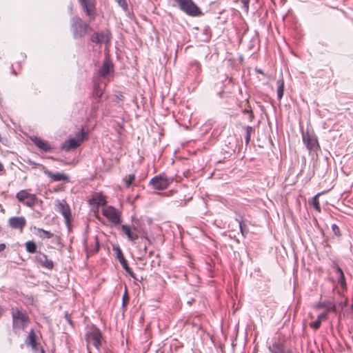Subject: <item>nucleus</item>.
Instances as JSON below:
<instances>
[{"instance_id":"72a5a7b5","label":"nucleus","mask_w":353,"mask_h":353,"mask_svg":"<svg viewBox=\"0 0 353 353\" xmlns=\"http://www.w3.org/2000/svg\"><path fill=\"white\" fill-rule=\"evenodd\" d=\"M134 179H135L134 174H129L128 176V179H124L125 186L127 188H129L132 185V182L134 181Z\"/></svg>"},{"instance_id":"ddd939ff","label":"nucleus","mask_w":353,"mask_h":353,"mask_svg":"<svg viewBox=\"0 0 353 353\" xmlns=\"http://www.w3.org/2000/svg\"><path fill=\"white\" fill-rule=\"evenodd\" d=\"M111 33L110 31L106 30L105 32H94L91 35L90 40L96 44H101L103 43L108 44L111 41Z\"/></svg>"},{"instance_id":"a19ab883","label":"nucleus","mask_w":353,"mask_h":353,"mask_svg":"<svg viewBox=\"0 0 353 353\" xmlns=\"http://www.w3.org/2000/svg\"><path fill=\"white\" fill-rule=\"evenodd\" d=\"M97 109H98V105L96 103H93L92 105V111L93 112H96Z\"/></svg>"},{"instance_id":"a878e982","label":"nucleus","mask_w":353,"mask_h":353,"mask_svg":"<svg viewBox=\"0 0 353 353\" xmlns=\"http://www.w3.org/2000/svg\"><path fill=\"white\" fill-rule=\"evenodd\" d=\"M103 93V88H102L99 84L94 83L92 92L93 97L100 99L102 97Z\"/></svg>"},{"instance_id":"7c9ffc66","label":"nucleus","mask_w":353,"mask_h":353,"mask_svg":"<svg viewBox=\"0 0 353 353\" xmlns=\"http://www.w3.org/2000/svg\"><path fill=\"white\" fill-rule=\"evenodd\" d=\"M99 250V243L98 241L97 236H95L94 239V245L92 248H89V253L95 254L97 253Z\"/></svg>"},{"instance_id":"6ab92c4d","label":"nucleus","mask_w":353,"mask_h":353,"mask_svg":"<svg viewBox=\"0 0 353 353\" xmlns=\"http://www.w3.org/2000/svg\"><path fill=\"white\" fill-rule=\"evenodd\" d=\"M112 68L113 65L111 61L105 59L98 71L99 75L101 77H105L110 73Z\"/></svg>"},{"instance_id":"9b49d317","label":"nucleus","mask_w":353,"mask_h":353,"mask_svg":"<svg viewBox=\"0 0 353 353\" xmlns=\"http://www.w3.org/2000/svg\"><path fill=\"white\" fill-rule=\"evenodd\" d=\"M113 250L115 252L117 259L119 260V263H121L124 270L129 274V276L133 278L135 281H139V279L136 277L132 269L129 267L127 260L124 257L123 252L120 247L119 245L114 246Z\"/></svg>"},{"instance_id":"58836bf2","label":"nucleus","mask_w":353,"mask_h":353,"mask_svg":"<svg viewBox=\"0 0 353 353\" xmlns=\"http://www.w3.org/2000/svg\"><path fill=\"white\" fill-rule=\"evenodd\" d=\"M327 312H323L317 316V319L321 323L322 321L325 320L327 319Z\"/></svg>"},{"instance_id":"9d476101","label":"nucleus","mask_w":353,"mask_h":353,"mask_svg":"<svg viewBox=\"0 0 353 353\" xmlns=\"http://www.w3.org/2000/svg\"><path fill=\"white\" fill-rule=\"evenodd\" d=\"M102 214L114 225H118L121 222L120 213L112 205H108L103 209Z\"/></svg>"},{"instance_id":"f8f14e48","label":"nucleus","mask_w":353,"mask_h":353,"mask_svg":"<svg viewBox=\"0 0 353 353\" xmlns=\"http://www.w3.org/2000/svg\"><path fill=\"white\" fill-rule=\"evenodd\" d=\"M57 211L63 215L66 225L69 226L72 221V214L70 206L65 201H57Z\"/></svg>"},{"instance_id":"aec40b11","label":"nucleus","mask_w":353,"mask_h":353,"mask_svg":"<svg viewBox=\"0 0 353 353\" xmlns=\"http://www.w3.org/2000/svg\"><path fill=\"white\" fill-rule=\"evenodd\" d=\"M121 230L127 236L128 239L132 242H135L139 239V235L134 232L128 225H121Z\"/></svg>"},{"instance_id":"f3484780","label":"nucleus","mask_w":353,"mask_h":353,"mask_svg":"<svg viewBox=\"0 0 353 353\" xmlns=\"http://www.w3.org/2000/svg\"><path fill=\"white\" fill-rule=\"evenodd\" d=\"M268 349L272 353H293L291 350L285 348L284 344L279 341H274Z\"/></svg>"},{"instance_id":"7ed1b4c3","label":"nucleus","mask_w":353,"mask_h":353,"mask_svg":"<svg viewBox=\"0 0 353 353\" xmlns=\"http://www.w3.org/2000/svg\"><path fill=\"white\" fill-rule=\"evenodd\" d=\"M89 29H90V25L81 18L77 16L72 17L70 30L74 39L83 37L87 34Z\"/></svg>"},{"instance_id":"0eeeda50","label":"nucleus","mask_w":353,"mask_h":353,"mask_svg":"<svg viewBox=\"0 0 353 353\" xmlns=\"http://www.w3.org/2000/svg\"><path fill=\"white\" fill-rule=\"evenodd\" d=\"M16 198L19 202L29 208L34 207L39 201L35 194L29 193L26 190L18 192Z\"/></svg>"},{"instance_id":"473e14b6","label":"nucleus","mask_w":353,"mask_h":353,"mask_svg":"<svg viewBox=\"0 0 353 353\" xmlns=\"http://www.w3.org/2000/svg\"><path fill=\"white\" fill-rule=\"evenodd\" d=\"M239 224L241 233L243 236H245L248 232V226L242 221H239Z\"/></svg>"},{"instance_id":"ea45409f","label":"nucleus","mask_w":353,"mask_h":353,"mask_svg":"<svg viewBox=\"0 0 353 353\" xmlns=\"http://www.w3.org/2000/svg\"><path fill=\"white\" fill-rule=\"evenodd\" d=\"M65 319L68 323H70L71 325H73V323H72V320L70 319V315L68 312H65Z\"/></svg>"},{"instance_id":"de8ad7c7","label":"nucleus","mask_w":353,"mask_h":353,"mask_svg":"<svg viewBox=\"0 0 353 353\" xmlns=\"http://www.w3.org/2000/svg\"><path fill=\"white\" fill-rule=\"evenodd\" d=\"M39 353H45V351L42 347H40V350H39Z\"/></svg>"},{"instance_id":"412c9836","label":"nucleus","mask_w":353,"mask_h":353,"mask_svg":"<svg viewBox=\"0 0 353 353\" xmlns=\"http://www.w3.org/2000/svg\"><path fill=\"white\" fill-rule=\"evenodd\" d=\"M45 174L54 181H69L68 176L61 172L52 173L49 170H46Z\"/></svg>"},{"instance_id":"c85d7f7f","label":"nucleus","mask_w":353,"mask_h":353,"mask_svg":"<svg viewBox=\"0 0 353 353\" xmlns=\"http://www.w3.org/2000/svg\"><path fill=\"white\" fill-rule=\"evenodd\" d=\"M319 195H320V194L318 193L314 196H313L312 199V205H313L314 208L319 212H321V206H320V203H319Z\"/></svg>"},{"instance_id":"2eb2a0df","label":"nucleus","mask_w":353,"mask_h":353,"mask_svg":"<svg viewBox=\"0 0 353 353\" xmlns=\"http://www.w3.org/2000/svg\"><path fill=\"white\" fill-rule=\"evenodd\" d=\"M35 260L43 268L48 270H52L54 268V263L52 261L48 259L47 255L45 254L40 252L35 256Z\"/></svg>"},{"instance_id":"39448f33","label":"nucleus","mask_w":353,"mask_h":353,"mask_svg":"<svg viewBox=\"0 0 353 353\" xmlns=\"http://www.w3.org/2000/svg\"><path fill=\"white\" fill-rule=\"evenodd\" d=\"M85 339L88 343H92L98 350L101 347L102 333L96 326H92L86 332Z\"/></svg>"},{"instance_id":"1a4fd4ad","label":"nucleus","mask_w":353,"mask_h":353,"mask_svg":"<svg viewBox=\"0 0 353 353\" xmlns=\"http://www.w3.org/2000/svg\"><path fill=\"white\" fill-rule=\"evenodd\" d=\"M79 3L85 12L87 17L91 20L94 19L97 15V8L95 0H78Z\"/></svg>"},{"instance_id":"79ce46f5","label":"nucleus","mask_w":353,"mask_h":353,"mask_svg":"<svg viewBox=\"0 0 353 353\" xmlns=\"http://www.w3.org/2000/svg\"><path fill=\"white\" fill-rule=\"evenodd\" d=\"M6 249L5 243H0V252L3 251Z\"/></svg>"},{"instance_id":"b1692460","label":"nucleus","mask_w":353,"mask_h":353,"mask_svg":"<svg viewBox=\"0 0 353 353\" xmlns=\"http://www.w3.org/2000/svg\"><path fill=\"white\" fill-rule=\"evenodd\" d=\"M336 272L339 276L338 280L341 287L344 289L346 288L345 279L342 269L340 267L336 268Z\"/></svg>"},{"instance_id":"37998d69","label":"nucleus","mask_w":353,"mask_h":353,"mask_svg":"<svg viewBox=\"0 0 353 353\" xmlns=\"http://www.w3.org/2000/svg\"><path fill=\"white\" fill-rule=\"evenodd\" d=\"M243 112L244 114H250V112H252V110H248V109H244V110H243Z\"/></svg>"},{"instance_id":"20e7f679","label":"nucleus","mask_w":353,"mask_h":353,"mask_svg":"<svg viewBox=\"0 0 353 353\" xmlns=\"http://www.w3.org/2000/svg\"><path fill=\"white\" fill-rule=\"evenodd\" d=\"M173 181L172 177H168L165 173H161L152 177L149 182L155 190H164Z\"/></svg>"},{"instance_id":"c9c22d12","label":"nucleus","mask_w":353,"mask_h":353,"mask_svg":"<svg viewBox=\"0 0 353 353\" xmlns=\"http://www.w3.org/2000/svg\"><path fill=\"white\" fill-rule=\"evenodd\" d=\"M332 232H334V234L337 236H341V232H340V229L339 228V226L334 223L332 225Z\"/></svg>"},{"instance_id":"f257e3e1","label":"nucleus","mask_w":353,"mask_h":353,"mask_svg":"<svg viewBox=\"0 0 353 353\" xmlns=\"http://www.w3.org/2000/svg\"><path fill=\"white\" fill-rule=\"evenodd\" d=\"M174 3L173 6H177L181 11L185 14L192 17H198L203 15L201 8L194 2L193 0H173Z\"/></svg>"},{"instance_id":"cd10ccee","label":"nucleus","mask_w":353,"mask_h":353,"mask_svg":"<svg viewBox=\"0 0 353 353\" xmlns=\"http://www.w3.org/2000/svg\"><path fill=\"white\" fill-rule=\"evenodd\" d=\"M26 248L28 252L33 254L37 251V245L33 241H28L26 243Z\"/></svg>"},{"instance_id":"49530a36","label":"nucleus","mask_w":353,"mask_h":353,"mask_svg":"<svg viewBox=\"0 0 353 353\" xmlns=\"http://www.w3.org/2000/svg\"><path fill=\"white\" fill-rule=\"evenodd\" d=\"M256 71L257 73L263 74L262 70L256 68Z\"/></svg>"},{"instance_id":"f704fd0d","label":"nucleus","mask_w":353,"mask_h":353,"mask_svg":"<svg viewBox=\"0 0 353 353\" xmlns=\"http://www.w3.org/2000/svg\"><path fill=\"white\" fill-rule=\"evenodd\" d=\"M118 3L119 6L122 8L124 11H126L128 8V3L125 0H114Z\"/></svg>"},{"instance_id":"5701e85b","label":"nucleus","mask_w":353,"mask_h":353,"mask_svg":"<svg viewBox=\"0 0 353 353\" xmlns=\"http://www.w3.org/2000/svg\"><path fill=\"white\" fill-rule=\"evenodd\" d=\"M91 201L92 204H94L98 207L105 205L107 202L105 198L100 194H97L95 196H94L92 198Z\"/></svg>"},{"instance_id":"393cba45","label":"nucleus","mask_w":353,"mask_h":353,"mask_svg":"<svg viewBox=\"0 0 353 353\" xmlns=\"http://www.w3.org/2000/svg\"><path fill=\"white\" fill-rule=\"evenodd\" d=\"M277 98L279 100H281L283 96L284 92V81L283 79H279L277 81Z\"/></svg>"},{"instance_id":"4468645a","label":"nucleus","mask_w":353,"mask_h":353,"mask_svg":"<svg viewBox=\"0 0 353 353\" xmlns=\"http://www.w3.org/2000/svg\"><path fill=\"white\" fill-rule=\"evenodd\" d=\"M25 343L26 345L31 347L33 353H39L41 347L37 342V336L33 329L28 333Z\"/></svg>"},{"instance_id":"a211bd4d","label":"nucleus","mask_w":353,"mask_h":353,"mask_svg":"<svg viewBox=\"0 0 353 353\" xmlns=\"http://www.w3.org/2000/svg\"><path fill=\"white\" fill-rule=\"evenodd\" d=\"M32 141L34 144L41 151L43 152H50L52 150V148L49 145L47 141L41 139L38 137H33L31 138Z\"/></svg>"},{"instance_id":"c03bdc74","label":"nucleus","mask_w":353,"mask_h":353,"mask_svg":"<svg viewBox=\"0 0 353 353\" xmlns=\"http://www.w3.org/2000/svg\"><path fill=\"white\" fill-rule=\"evenodd\" d=\"M194 298H191L190 300L188 301L187 303L188 305H192L194 302Z\"/></svg>"},{"instance_id":"e433bc0d","label":"nucleus","mask_w":353,"mask_h":353,"mask_svg":"<svg viewBox=\"0 0 353 353\" xmlns=\"http://www.w3.org/2000/svg\"><path fill=\"white\" fill-rule=\"evenodd\" d=\"M243 6H242V8L246 11V12H248V10H249V3H250V0H239Z\"/></svg>"},{"instance_id":"a18cd8bd","label":"nucleus","mask_w":353,"mask_h":353,"mask_svg":"<svg viewBox=\"0 0 353 353\" xmlns=\"http://www.w3.org/2000/svg\"><path fill=\"white\" fill-rule=\"evenodd\" d=\"M249 117H250V120L252 121L254 117L253 112H250V114H249Z\"/></svg>"},{"instance_id":"c756f323","label":"nucleus","mask_w":353,"mask_h":353,"mask_svg":"<svg viewBox=\"0 0 353 353\" xmlns=\"http://www.w3.org/2000/svg\"><path fill=\"white\" fill-rule=\"evenodd\" d=\"M252 131L253 128L252 126L248 125L245 127V142L246 145H248L250 143Z\"/></svg>"},{"instance_id":"dca6fc26","label":"nucleus","mask_w":353,"mask_h":353,"mask_svg":"<svg viewBox=\"0 0 353 353\" xmlns=\"http://www.w3.org/2000/svg\"><path fill=\"white\" fill-rule=\"evenodd\" d=\"M8 223L12 228L22 230L26 224V221L23 216H12L9 219Z\"/></svg>"},{"instance_id":"4be33fe9","label":"nucleus","mask_w":353,"mask_h":353,"mask_svg":"<svg viewBox=\"0 0 353 353\" xmlns=\"http://www.w3.org/2000/svg\"><path fill=\"white\" fill-rule=\"evenodd\" d=\"M318 307L325 309L327 312H334L336 310V305L333 302L330 301H324L319 303Z\"/></svg>"},{"instance_id":"4c0bfd02","label":"nucleus","mask_w":353,"mask_h":353,"mask_svg":"<svg viewBox=\"0 0 353 353\" xmlns=\"http://www.w3.org/2000/svg\"><path fill=\"white\" fill-rule=\"evenodd\" d=\"M321 323L318 319H316L310 323V327L314 330H317L320 327Z\"/></svg>"},{"instance_id":"bb28decb","label":"nucleus","mask_w":353,"mask_h":353,"mask_svg":"<svg viewBox=\"0 0 353 353\" xmlns=\"http://www.w3.org/2000/svg\"><path fill=\"white\" fill-rule=\"evenodd\" d=\"M37 230L38 231L37 234L39 235V237H41V238L51 239L54 236V234L52 232H50V231L46 230L44 229L37 228Z\"/></svg>"},{"instance_id":"09e8293b","label":"nucleus","mask_w":353,"mask_h":353,"mask_svg":"<svg viewBox=\"0 0 353 353\" xmlns=\"http://www.w3.org/2000/svg\"><path fill=\"white\" fill-rule=\"evenodd\" d=\"M3 170V166L2 163L0 162V172Z\"/></svg>"},{"instance_id":"f03ea898","label":"nucleus","mask_w":353,"mask_h":353,"mask_svg":"<svg viewBox=\"0 0 353 353\" xmlns=\"http://www.w3.org/2000/svg\"><path fill=\"white\" fill-rule=\"evenodd\" d=\"M12 319V329L14 330H23L30 323V318L25 311L18 308L11 309Z\"/></svg>"},{"instance_id":"423d86ee","label":"nucleus","mask_w":353,"mask_h":353,"mask_svg":"<svg viewBox=\"0 0 353 353\" xmlns=\"http://www.w3.org/2000/svg\"><path fill=\"white\" fill-rule=\"evenodd\" d=\"M85 137V132L83 128H81L75 135L74 138L69 139L66 140L62 145L61 149L66 152L76 149L83 142Z\"/></svg>"},{"instance_id":"6e6552de","label":"nucleus","mask_w":353,"mask_h":353,"mask_svg":"<svg viewBox=\"0 0 353 353\" xmlns=\"http://www.w3.org/2000/svg\"><path fill=\"white\" fill-rule=\"evenodd\" d=\"M302 139L304 144L310 152H317L320 150L317 137L308 131L303 132Z\"/></svg>"},{"instance_id":"2f4dec72","label":"nucleus","mask_w":353,"mask_h":353,"mask_svg":"<svg viewBox=\"0 0 353 353\" xmlns=\"http://www.w3.org/2000/svg\"><path fill=\"white\" fill-rule=\"evenodd\" d=\"M129 301H130V297H129L128 294L127 287L125 286V292L123 294V297H122V306L123 307H126L127 305L129 303Z\"/></svg>"}]
</instances>
